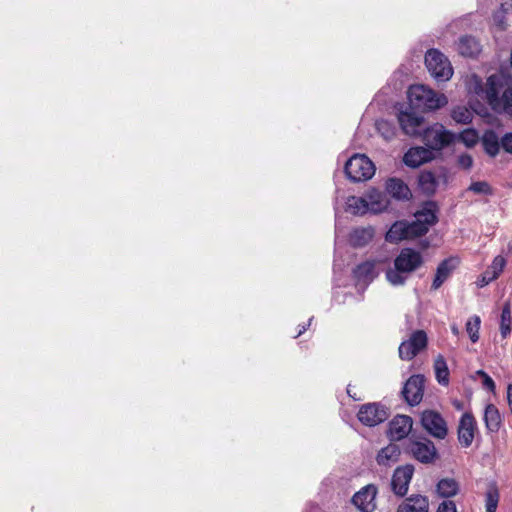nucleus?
<instances>
[{
	"instance_id": "obj_1",
	"label": "nucleus",
	"mask_w": 512,
	"mask_h": 512,
	"mask_svg": "<svg viewBox=\"0 0 512 512\" xmlns=\"http://www.w3.org/2000/svg\"><path fill=\"white\" fill-rule=\"evenodd\" d=\"M438 206L435 202H426L414 213L415 220L395 221L386 232L385 240L389 243H399L403 240L414 239L425 235L431 226L438 221Z\"/></svg>"
},
{
	"instance_id": "obj_2",
	"label": "nucleus",
	"mask_w": 512,
	"mask_h": 512,
	"mask_svg": "<svg viewBox=\"0 0 512 512\" xmlns=\"http://www.w3.org/2000/svg\"><path fill=\"white\" fill-rule=\"evenodd\" d=\"M413 194H365L358 197L351 195L346 201V211L353 215L368 212L377 214L389 210L391 200L409 201Z\"/></svg>"
},
{
	"instance_id": "obj_3",
	"label": "nucleus",
	"mask_w": 512,
	"mask_h": 512,
	"mask_svg": "<svg viewBox=\"0 0 512 512\" xmlns=\"http://www.w3.org/2000/svg\"><path fill=\"white\" fill-rule=\"evenodd\" d=\"M423 263L424 258L420 251L409 247L402 248L394 259V268L386 271V279L393 286H402Z\"/></svg>"
},
{
	"instance_id": "obj_4",
	"label": "nucleus",
	"mask_w": 512,
	"mask_h": 512,
	"mask_svg": "<svg viewBox=\"0 0 512 512\" xmlns=\"http://www.w3.org/2000/svg\"><path fill=\"white\" fill-rule=\"evenodd\" d=\"M410 106L423 110H436L448 103L444 94H439L422 84L412 85L408 89Z\"/></svg>"
},
{
	"instance_id": "obj_5",
	"label": "nucleus",
	"mask_w": 512,
	"mask_h": 512,
	"mask_svg": "<svg viewBox=\"0 0 512 512\" xmlns=\"http://www.w3.org/2000/svg\"><path fill=\"white\" fill-rule=\"evenodd\" d=\"M498 82L499 78L496 75H492L487 79L485 98L496 113L512 115V88L505 89L502 95L499 96Z\"/></svg>"
},
{
	"instance_id": "obj_6",
	"label": "nucleus",
	"mask_w": 512,
	"mask_h": 512,
	"mask_svg": "<svg viewBox=\"0 0 512 512\" xmlns=\"http://www.w3.org/2000/svg\"><path fill=\"white\" fill-rule=\"evenodd\" d=\"M374 163L365 154H354L345 164V174L352 182H365L375 174Z\"/></svg>"
},
{
	"instance_id": "obj_7",
	"label": "nucleus",
	"mask_w": 512,
	"mask_h": 512,
	"mask_svg": "<svg viewBox=\"0 0 512 512\" xmlns=\"http://www.w3.org/2000/svg\"><path fill=\"white\" fill-rule=\"evenodd\" d=\"M425 65L431 76L437 81H448L453 75L450 61L437 49H430L426 53Z\"/></svg>"
},
{
	"instance_id": "obj_8",
	"label": "nucleus",
	"mask_w": 512,
	"mask_h": 512,
	"mask_svg": "<svg viewBox=\"0 0 512 512\" xmlns=\"http://www.w3.org/2000/svg\"><path fill=\"white\" fill-rule=\"evenodd\" d=\"M420 135L422 141L431 151L441 150L453 140V134L446 130L440 123H435L427 127Z\"/></svg>"
},
{
	"instance_id": "obj_9",
	"label": "nucleus",
	"mask_w": 512,
	"mask_h": 512,
	"mask_svg": "<svg viewBox=\"0 0 512 512\" xmlns=\"http://www.w3.org/2000/svg\"><path fill=\"white\" fill-rule=\"evenodd\" d=\"M407 451L414 459L423 464H431L435 462L439 456L434 443L427 438L419 440L410 439Z\"/></svg>"
},
{
	"instance_id": "obj_10",
	"label": "nucleus",
	"mask_w": 512,
	"mask_h": 512,
	"mask_svg": "<svg viewBox=\"0 0 512 512\" xmlns=\"http://www.w3.org/2000/svg\"><path fill=\"white\" fill-rule=\"evenodd\" d=\"M428 345V337L424 330H416L411 333L407 340L401 342L398 352L402 360L410 361Z\"/></svg>"
},
{
	"instance_id": "obj_11",
	"label": "nucleus",
	"mask_w": 512,
	"mask_h": 512,
	"mask_svg": "<svg viewBox=\"0 0 512 512\" xmlns=\"http://www.w3.org/2000/svg\"><path fill=\"white\" fill-rule=\"evenodd\" d=\"M422 428L436 439H444L448 434V427L442 415L435 410H424L421 413Z\"/></svg>"
},
{
	"instance_id": "obj_12",
	"label": "nucleus",
	"mask_w": 512,
	"mask_h": 512,
	"mask_svg": "<svg viewBox=\"0 0 512 512\" xmlns=\"http://www.w3.org/2000/svg\"><path fill=\"white\" fill-rule=\"evenodd\" d=\"M389 417L388 409L380 403H368L360 407L357 418L365 426L374 427Z\"/></svg>"
},
{
	"instance_id": "obj_13",
	"label": "nucleus",
	"mask_w": 512,
	"mask_h": 512,
	"mask_svg": "<svg viewBox=\"0 0 512 512\" xmlns=\"http://www.w3.org/2000/svg\"><path fill=\"white\" fill-rule=\"evenodd\" d=\"M425 378L423 375H412L404 384L402 395L410 406L418 405L423 398Z\"/></svg>"
},
{
	"instance_id": "obj_14",
	"label": "nucleus",
	"mask_w": 512,
	"mask_h": 512,
	"mask_svg": "<svg viewBox=\"0 0 512 512\" xmlns=\"http://www.w3.org/2000/svg\"><path fill=\"white\" fill-rule=\"evenodd\" d=\"M413 474L414 466L412 464H406L395 469L391 479V488L397 496L403 497L407 494Z\"/></svg>"
},
{
	"instance_id": "obj_15",
	"label": "nucleus",
	"mask_w": 512,
	"mask_h": 512,
	"mask_svg": "<svg viewBox=\"0 0 512 512\" xmlns=\"http://www.w3.org/2000/svg\"><path fill=\"white\" fill-rule=\"evenodd\" d=\"M397 118L402 131L406 135H420V129L424 122L422 116L412 111L411 108H406L405 110L399 111Z\"/></svg>"
},
{
	"instance_id": "obj_16",
	"label": "nucleus",
	"mask_w": 512,
	"mask_h": 512,
	"mask_svg": "<svg viewBox=\"0 0 512 512\" xmlns=\"http://www.w3.org/2000/svg\"><path fill=\"white\" fill-rule=\"evenodd\" d=\"M477 431V422L474 416L465 412L458 425V440L462 447L468 448L472 445L475 432Z\"/></svg>"
},
{
	"instance_id": "obj_17",
	"label": "nucleus",
	"mask_w": 512,
	"mask_h": 512,
	"mask_svg": "<svg viewBox=\"0 0 512 512\" xmlns=\"http://www.w3.org/2000/svg\"><path fill=\"white\" fill-rule=\"evenodd\" d=\"M413 420L408 415H397L389 423V437L400 441L406 438L412 430Z\"/></svg>"
},
{
	"instance_id": "obj_18",
	"label": "nucleus",
	"mask_w": 512,
	"mask_h": 512,
	"mask_svg": "<svg viewBox=\"0 0 512 512\" xmlns=\"http://www.w3.org/2000/svg\"><path fill=\"white\" fill-rule=\"evenodd\" d=\"M375 496L376 487L367 485L354 494L352 502L360 512H373L376 508Z\"/></svg>"
},
{
	"instance_id": "obj_19",
	"label": "nucleus",
	"mask_w": 512,
	"mask_h": 512,
	"mask_svg": "<svg viewBox=\"0 0 512 512\" xmlns=\"http://www.w3.org/2000/svg\"><path fill=\"white\" fill-rule=\"evenodd\" d=\"M458 265L459 259L457 257H449L441 261L437 266L436 274L431 285V290H438L451 276Z\"/></svg>"
},
{
	"instance_id": "obj_20",
	"label": "nucleus",
	"mask_w": 512,
	"mask_h": 512,
	"mask_svg": "<svg viewBox=\"0 0 512 512\" xmlns=\"http://www.w3.org/2000/svg\"><path fill=\"white\" fill-rule=\"evenodd\" d=\"M434 159V152L427 147L416 146L410 148L403 157V162L412 168H417Z\"/></svg>"
},
{
	"instance_id": "obj_21",
	"label": "nucleus",
	"mask_w": 512,
	"mask_h": 512,
	"mask_svg": "<svg viewBox=\"0 0 512 512\" xmlns=\"http://www.w3.org/2000/svg\"><path fill=\"white\" fill-rule=\"evenodd\" d=\"M396 512H429V500L426 496L413 494L398 505Z\"/></svg>"
},
{
	"instance_id": "obj_22",
	"label": "nucleus",
	"mask_w": 512,
	"mask_h": 512,
	"mask_svg": "<svg viewBox=\"0 0 512 512\" xmlns=\"http://www.w3.org/2000/svg\"><path fill=\"white\" fill-rule=\"evenodd\" d=\"M374 236L372 227H359L354 229L349 235V243L354 248L366 246Z\"/></svg>"
},
{
	"instance_id": "obj_23",
	"label": "nucleus",
	"mask_w": 512,
	"mask_h": 512,
	"mask_svg": "<svg viewBox=\"0 0 512 512\" xmlns=\"http://www.w3.org/2000/svg\"><path fill=\"white\" fill-rule=\"evenodd\" d=\"M401 450L398 445L390 443L382 448L377 454V462L379 465L391 466L399 460Z\"/></svg>"
},
{
	"instance_id": "obj_24",
	"label": "nucleus",
	"mask_w": 512,
	"mask_h": 512,
	"mask_svg": "<svg viewBox=\"0 0 512 512\" xmlns=\"http://www.w3.org/2000/svg\"><path fill=\"white\" fill-rule=\"evenodd\" d=\"M353 275L357 282L370 283L377 276L375 263L373 261L360 263L353 270Z\"/></svg>"
},
{
	"instance_id": "obj_25",
	"label": "nucleus",
	"mask_w": 512,
	"mask_h": 512,
	"mask_svg": "<svg viewBox=\"0 0 512 512\" xmlns=\"http://www.w3.org/2000/svg\"><path fill=\"white\" fill-rule=\"evenodd\" d=\"M484 422L487 430L492 433L499 431L502 423L501 415L497 407L493 404H488L484 411Z\"/></svg>"
},
{
	"instance_id": "obj_26",
	"label": "nucleus",
	"mask_w": 512,
	"mask_h": 512,
	"mask_svg": "<svg viewBox=\"0 0 512 512\" xmlns=\"http://www.w3.org/2000/svg\"><path fill=\"white\" fill-rule=\"evenodd\" d=\"M457 50L462 56L475 57L479 54L481 47L475 38L464 36L459 39Z\"/></svg>"
},
{
	"instance_id": "obj_27",
	"label": "nucleus",
	"mask_w": 512,
	"mask_h": 512,
	"mask_svg": "<svg viewBox=\"0 0 512 512\" xmlns=\"http://www.w3.org/2000/svg\"><path fill=\"white\" fill-rule=\"evenodd\" d=\"M481 142L485 152L491 156L495 157L498 155L501 148V140H499L498 135L493 130H487L484 132Z\"/></svg>"
},
{
	"instance_id": "obj_28",
	"label": "nucleus",
	"mask_w": 512,
	"mask_h": 512,
	"mask_svg": "<svg viewBox=\"0 0 512 512\" xmlns=\"http://www.w3.org/2000/svg\"><path fill=\"white\" fill-rule=\"evenodd\" d=\"M441 180V177H437L431 171H423L419 175L418 183L422 192H435Z\"/></svg>"
},
{
	"instance_id": "obj_29",
	"label": "nucleus",
	"mask_w": 512,
	"mask_h": 512,
	"mask_svg": "<svg viewBox=\"0 0 512 512\" xmlns=\"http://www.w3.org/2000/svg\"><path fill=\"white\" fill-rule=\"evenodd\" d=\"M436 491L440 497L450 498L459 491V484L455 479L443 478L437 483Z\"/></svg>"
},
{
	"instance_id": "obj_30",
	"label": "nucleus",
	"mask_w": 512,
	"mask_h": 512,
	"mask_svg": "<svg viewBox=\"0 0 512 512\" xmlns=\"http://www.w3.org/2000/svg\"><path fill=\"white\" fill-rule=\"evenodd\" d=\"M434 371L436 380L440 385L447 386L449 384V369L447 362L442 355H438L434 360Z\"/></svg>"
},
{
	"instance_id": "obj_31",
	"label": "nucleus",
	"mask_w": 512,
	"mask_h": 512,
	"mask_svg": "<svg viewBox=\"0 0 512 512\" xmlns=\"http://www.w3.org/2000/svg\"><path fill=\"white\" fill-rule=\"evenodd\" d=\"M512 318L510 304L506 303L501 312L500 319V333L503 338H506L511 333Z\"/></svg>"
},
{
	"instance_id": "obj_32",
	"label": "nucleus",
	"mask_w": 512,
	"mask_h": 512,
	"mask_svg": "<svg viewBox=\"0 0 512 512\" xmlns=\"http://www.w3.org/2000/svg\"><path fill=\"white\" fill-rule=\"evenodd\" d=\"M499 501V493L495 486H490L485 494L486 512H496Z\"/></svg>"
},
{
	"instance_id": "obj_33",
	"label": "nucleus",
	"mask_w": 512,
	"mask_h": 512,
	"mask_svg": "<svg viewBox=\"0 0 512 512\" xmlns=\"http://www.w3.org/2000/svg\"><path fill=\"white\" fill-rule=\"evenodd\" d=\"M451 117L457 123L468 124L472 121L473 114L468 108L458 106L452 110Z\"/></svg>"
},
{
	"instance_id": "obj_34",
	"label": "nucleus",
	"mask_w": 512,
	"mask_h": 512,
	"mask_svg": "<svg viewBox=\"0 0 512 512\" xmlns=\"http://www.w3.org/2000/svg\"><path fill=\"white\" fill-rule=\"evenodd\" d=\"M480 324H481V319L477 315H474L471 318H469L466 323V331L469 335L470 340L473 343H476L479 340Z\"/></svg>"
},
{
	"instance_id": "obj_35",
	"label": "nucleus",
	"mask_w": 512,
	"mask_h": 512,
	"mask_svg": "<svg viewBox=\"0 0 512 512\" xmlns=\"http://www.w3.org/2000/svg\"><path fill=\"white\" fill-rule=\"evenodd\" d=\"M459 139L464 143L466 147L471 148L478 143L479 136L476 130L466 129L460 133Z\"/></svg>"
},
{
	"instance_id": "obj_36",
	"label": "nucleus",
	"mask_w": 512,
	"mask_h": 512,
	"mask_svg": "<svg viewBox=\"0 0 512 512\" xmlns=\"http://www.w3.org/2000/svg\"><path fill=\"white\" fill-rule=\"evenodd\" d=\"M386 192H406L407 185L399 178H389L385 185Z\"/></svg>"
},
{
	"instance_id": "obj_37",
	"label": "nucleus",
	"mask_w": 512,
	"mask_h": 512,
	"mask_svg": "<svg viewBox=\"0 0 512 512\" xmlns=\"http://www.w3.org/2000/svg\"><path fill=\"white\" fill-rule=\"evenodd\" d=\"M376 127L386 140L392 139L395 135L394 127L386 120L377 121Z\"/></svg>"
},
{
	"instance_id": "obj_38",
	"label": "nucleus",
	"mask_w": 512,
	"mask_h": 512,
	"mask_svg": "<svg viewBox=\"0 0 512 512\" xmlns=\"http://www.w3.org/2000/svg\"><path fill=\"white\" fill-rule=\"evenodd\" d=\"M506 265V259L501 256V255H498L496 256L491 265L488 267V270L496 277L498 278L499 275L502 273L504 267Z\"/></svg>"
},
{
	"instance_id": "obj_39",
	"label": "nucleus",
	"mask_w": 512,
	"mask_h": 512,
	"mask_svg": "<svg viewBox=\"0 0 512 512\" xmlns=\"http://www.w3.org/2000/svg\"><path fill=\"white\" fill-rule=\"evenodd\" d=\"M497 279L488 269L477 280V286L482 288Z\"/></svg>"
},
{
	"instance_id": "obj_40",
	"label": "nucleus",
	"mask_w": 512,
	"mask_h": 512,
	"mask_svg": "<svg viewBox=\"0 0 512 512\" xmlns=\"http://www.w3.org/2000/svg\"><path fill=\"white\" fill-rule=\"evenodd\" d=\"M477 374L483 378V386L493 392L495 390V383L493 379L483 370H478Z\"/></svg>"
},
{
	"instance_id": "obj_41",
	"label": "nucleus",
	"mask_w": 512,
	"mask_h": 512,
	"mask_svg": "<svg viewBox=\"0 0 512 512\" xmlns=\"http://www.w3.org/2000/svg\"><path fill=\"white\" fill-rule=\"evenodd\" d=\"M436 512H457L456 504L452 500L442 501Z\"/></svg>"
},
{
	"instance_id": "obj_42",
	"label": "nucleus",
	"mask_w": 512,
	"mask_h": 512,
	"mask_svg": "<svg viewBox=\"0 0 512 512\" xmlns=\"http://www.w3.org/2000/svg\"><path fill=\"white\" fill-rule=\"evenodd\" d=\"M501 147L505 152L512 154V133H506L501 138Z\"/></svg>"
},
{
	"instance_id": "obj_43",
	"label": "nucleus",
	"mask_w": 512,
	"mask_h": 512,
	"mask_svg": "<svg viewBox=\"0 0 512 512\" xmlns=\"http://www.w3.org/2000/svg\"><path fill=\"white\" fill-rule=\"evenodd\" d=\"M490 188L486 182H475L472 183L469 187V192H489Z\"/></svg>"
},
{
	"instance_id": "obj_44",
	"label": "nucleus",
	"mask_w": 512,
	"mask_h": 512,
	"mask_svg": "<svg viewBox=\"0 0 512 512\" xmlns=\"http://www.w3.org/2000/svg\"><path fill=\"white\" fill-rule=\"evenodd\" d=\"M458 163L462 168L469 169L473 164V159L469 154H462L458 157Z\"/></svg>"
},
{
	"instance_id": "obj_45",
	"label": "nucleus",
	"mask_w": 512,
	"mask_h": 512,
	"mask_svg": "<svg viewBox=\"0 0 512 512\" xmlns=\"http://www.w3.org/2000/svg\"><path fill=\"white\" fill-rule=\"evenodd\" d=\"M313 320V317H311L309 320H308V323L307 324H303V325H299V330H298V333L297 335L295 336V338L299 337L300 335H302L308 328V326L311 324Z\"/></svg>"
},
{
	"instance_id": "obj_46",
	"label": "nucleus",
	"mask_w": 512,
	"mask_h": 512,
	"mask_svg": "<svg viewBox=\"0 0 512 512\" xmlns=\"http://www.w3.org/2000/svg\"><path fill=\"white\" fill-rule=\"evenodd\" d=\"M507 402L512 413V384L507 386Z\"/></svg>"
},
{
	"instance_id": "obj_47",
	"label": "nucleus",
	"mask_w": 512,
	"mask_h": 512,
	"mask_svg": "<svg viewBox=\"0 0 512 512\" xmlns=\"http://www.w3.org/2000/svg\"><path fill=\"white\" fill-rule=\"evenodd\" d=\"M347 394L354 400H360V397H356V394H351V385H348L347 387Z\"/></svg>"
},
{
	"instance_id": "obj_48",
	"label": "nucleus",
	"mask_w": 512,
	"mask_h": 512,
	"mask_svg": "<svg viewBox=\"0 0 512 512\" xmlns=\"http://www.w3.org/2000/svg\"><path fill=\"white\" fill-rule=\"evenodd\" d=\"M452 332L455 334V335H458L459 333V330L456 326H452Z\"/></svg>"
},
{
	"instance_id": "obj_49",
	"label": "nucleus",
	"mask_w": 512,
	"mask_h": 512,
	"mask_svg": "<svg viewBox=\"0 0 512 512\" xmlns=\"http://www.w3.org/2000/svg\"><path fill=\"white\" fill-rule=\"evenodd\" d=\"M454 405H455L458 409H460V408H461V403H460L459 401H455V402H454Z\"/></svg>"
}]
</instances>
